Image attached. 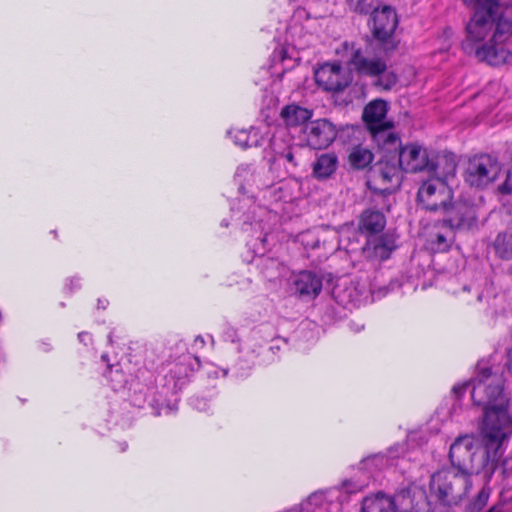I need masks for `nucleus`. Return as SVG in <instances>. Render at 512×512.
Here are the masks:
<instances>
[{
  "mask_svg": "<svg viewBox=\"0 0 512 512\" xmlns=\"http://www.w3.org/2000/svg\"><path fill=\"white\" fill-rule=\"evenodd\" d=\"M473 8L462 49L479 61L500 66L512 58L505 43L512 34V0H461Z\"/></svg>",
  "mask_w": 512,
  "mask_h": 512,
  "instance_id": "1",
  "label": "nucleus"
},
{
  "mask_svg": "<svg viewBox=\"0 0 512 512\" xmlns=\"http://www.w3.org/2000/svg\"><path fill=\"white\" fill-rule=\"evenodd\" d=\"M472 385L473 403L484 409L482 432L490 437L492 445L505 440L512 432V417L508 412L509 399L504 392L502 376L492 374L490 368H479L471 382L455 385L453 393L460 397Z\"/></svg>",
  "mask_w": 512,
  "mask_h": 512,
  "instance_id": "2",
  "label": "nucleus"
},
{
  "mask_svg": "<svg viewBox=\"0 0 512 512\" xmlns=\"http://www.w3.org/2000/svg\"><path fill=\"white\" fill-rule=\"evenodd\" d=\"M484 446H481L478 440L465 435L458 437L450 446L449 458L452 466L450 469H456L457 472L470 477L478 474L481 470L488 467L489 463H494L499 458V449L504 440H499L498 445L493 446L492 439L481 431Z\"/></svg>",
  "mask_w": 512,
  "mask_h": 512,
  "instance_id": "3",
  "label": "nucleus"
},
{
  "mask_svg": "<svg viewBox=\"0 0 512 512\" xmlns=\"http://www.w3.org/2000/svg\"><path fill=\"white\" fill-rule=\"evenodd\" d=\"M471 486L470 477L450 468L433 473L429 482L431 495L446 507L458 506L466 497Z\"/></svg>",
  "mask_w": 512,
  "mask_h": 512,
  "instance_id": "4",
  "label": "nucleus"
},
{
  "mask_svg": "<svg viewBox=\"0 0 512 512\" xmlns=\"http://www.w3.org/2000/svg\"><path fill=\"white\" fill-rule=\"evenodd\" d=\"M387 110L386 101L382 99L371 101L364 108L363 119L378 147L383 151H392L399 148L400 138L393 131V123L385 120Z\"/></svg>",
  "mask_w": 512,
  "mask_h": 512,
  "instance_id": "5",
  "label": "nucleus"
},
{
  "mask_svg": "<svg viewBox=\"0 0 512 512\" xmlns=\"http://www.w3.org/2000/svg\"><path fill=\"white\" fill-rule=\"evenodd\" d=\"M372 34L379 47L388 54L397 48L394 33L398 26V16L391 6L384 5L374 11Z\"/></svg>",
  "mask_w": 512,
  "mask_h": 512,
  "instance_id": "6",
  "label": "nucleus"
},
{
  "mask_svg": "<svg viewBox=\"0 0 512 512\" xmlns=\"http://www.w3.org/2000/svg\"><path fill=\"white\" fill-rule=\"evenodd\" d=\"M502 170L500 162L491 155L482 154L469 159L465 181L473 187L484 188L493 183Z\"/></svg>",
  "mask_w": 512,
  "mask_h": 512,
  "instance_id": "7",
  "label": "nucleus"
},
{
  "mask_svg": "<svg viewBox=\"0 0 512 512\" xmlns=\"http://www.w3.org/2000/svg\"><path fill=\"white\" fill-rule=\"evenodd\" d=\"M453 193L446 182L440 178L429 179L422 183L417 193L419 205L427 211H446Z\"/></svg>",
  "mask_w": 512,
  "mask_h": 512,
  "instance_id": "8",
  "label": "nucleus"
},
{
  "mask_svg": "<svg viewBox=\"0 0 512 512\" xmlns=\"http://www.w3.org/2000/svg\"><path fill=\"white\" fill-rule=\"evenodd\" d=\"M443 225L456 231H469L478 227L477 208L467 201H456L446 208Z\"/></svg>",
  "mask_w": 512,
  "mask_h": 512,
  "instance_id": "9",
  "label": "nucleus"
},
{
  "mask_svg": "<svg viewBox=\"0 0 512 512\" xmlns=\"http://www.w3.org/2000/svg\"><path fill=\"white\" fill-rule=\"evenodd\" d=\"M336 126L328 119H317L304 125L303 134L307 146L312 149H325L337 137Z\"/></svg>",
  "mask_w": 512,
  "mask_h": 512,
  "instance_id": "10",
  "label": "nucleus"
},
{
  "mask_svg": "<svg viewBox=\"0 0 512 512\" xmlns=\"http://www.w3.org/2000/svg\"><path fill=\"white\" fill-rule=\"evenodd\" d=\"M387 153H398L399 167L405 172H418L422 170H429L432 165V158H430L427 150L417 144H408L404 147L399 146L397 150L386 151Z\"/></svg>",
  "mask_w": 512,
  "mask_h": 512,
  "instance_id": "11",
  "label": "nucleus"
},
{
  "mask_svg": "<svg viewBox=\"0 0 512 512\" xmlns=\"http://www.w3.org/2000/svg\"><path fill=\"white\" fill-rule=\"evenodd\" d=\"M315 81L325 91H343L351 82L350 75L339 63H325L315 71Z\"/></svg>",
  "mask_w": 512,
  "mask_h": 512,
  "instance_id": "12",
  "label": "nucleus"
},
{
  "mask_svg": "<svg viewBox=\"0 0 512 512\" xmlns=\"http://www.w3.org/2000/svg\"><path fill=\"white\" fill-rule=\"evenodd\" d=\"M404 502H410L409 492L402 491L392 498L379 492L363 499L361 512H410L403 507Z\"/></svg>",
  "mask_w": 512,
  "mask_h": 512,
  "instance_id": "13",
  "label": "nucleus"
},
{
  "mask_svg": "<svg viewBox=\"0 0 512 512\" xmlns=\"http://www.w3.org/2000/svg\"><path fill=\"white\" fill-rule=\"evenodd\" d=\"M346 51L350 52L349 63L360 75L375 78L387 68L386 62L380 58L369 59L363 56L361 49L356 48L354 43L343 44Z\"/></svg>",
  "mask_w": 512,
  "mask_h": 512,
  "instance_id": "14",
  "label": "nucleus"
},
{
  "mask_svg": "<svg viewBox=\"0 0 512 512\" xmlns=\"http://www.w3.org/2000/svg\"><path fill=\"white\" fill-rule=\"evenodd\" d=\"M396 249V238L392 233H382L367 237L366 244L363 247V253L366 258L372 261L387 260L391 253Z\"/></svg>",
  "mask_w": 512,
  "mask_h": 512,
  "instance_id": "15",
  "label": "nucleus"
},
{
  "mask_svg": "<svg viewBox=\"0 0 512 512\" xmlns=\"http://www.w3.org/2000/svg\"><path fill=\"white\" fill-rule=\"evenodd\" d=\"M294 287L300 297L313 299L322 290V279L314 272L302 271L296 276Z\"/></svg>",
  "mask_w": 512,
  "mask_h": 512,
  "instance_id": "16",
  "label": "nucleus"
},
{
  "mask_svg": "<svg viewBox=\"0 0 512 512\" xmlns=\"http://www.w3.org/2000/svg\"><path fill=\"white\" fill-rule=\"evenodd\" d=\"M453 231L448 224L443 221L436 223L428 234V245L434 252H446L454 240Z\"/></svg>",
  "mask_w": 512,
  "mask_h": 512,
  "instance_id": "17",
  "label": "nucleus"
},
{
  "mask_svg": "<svg viewBox=\"0 0 512 512\" xmlns=\"http://www.w3.org/2000/svg\"><path fill=\"white\" fill-rule=\"evenodd\" d=\"M385 226L386 217L381 211L366 209L360 215L359 231L367 237L378 235L384 230Z\"/></svg>",
  "mask_w": 512,
  "mask_h": 512,
  "instance_id": "18",
  "label": "nucleus"
},
{
  "mask_svg": "<svg viewBox=\"0 0 512 512\" xmlns=\"http://www.w3.org/2000/svg\"><path fill=\"white\" fill-rule=\"evenodd\" d=\"M271 145L275 153V160L282 163L286 171L290 175H293L299 166V148L291 145L282 147L280 139L277 136L272 138Z\"/></svg>",
  "mask_w": 512,
  "mask_h": 512,
  "instance_id": "19",
  "label": "nucleus"
},
{
  "mask_svg": "<svg viewBox=\"0 0 512 512\" xmlns=\"http://www.w3.org/2000/svg\"><path fill=\"white\" fill-rule=\"evenodd\" d=\"M338 168V157L335 153L321 154L313 164V176L318 180L330 178Z\"/></svg>",
  "mask_w": 512,
  "mask_h": 512,
  "instance_id": "20",
  "label": "nucleus"
},
{
  "mask_svg": "<svg viewBox=\"0 0 512 512\" xmlns=\"http://www.w3.org/2000/svg\"><path fill=\"white\" fill-rule=\"evenodd\" d=\"M313 111L296 104L285 106L281 110V117L287 126L296 127L307 122L312 118Z\"/></svg>",
  "mask_w": 512,
  "mask_h": 512,
  "instance_id": "21",
  "label": "nucleus"
},
{
  "mask_svg": "<svg viewBox=\"0 0 512 512\" xmlns=\"http://www.w3.org/2000/svg\"><path fill=\"white\" fill-rule=\"evenodd\" d=\"M399 168V166L389 161H379L373 169V179L382 185L392 183L398 185L400 179Z\"/></svg>",
  "mask_w": 512,
  "mask_h": 512,
  "instance_id": "22",
  "label": "nucleus"
},
{
  "mask_svg": "<svg viewBox=\"0 0 512 512\" xmlns=\"http://www.w3.org/2000/svg\"><path fill=\"white\" fill-rule=\"evenodd\" d=\"M456 168V155L451 152H443L436 157V160L432 158V165L429 166V171L437 172L439 176L447 179L455 175Z\"/></svg>",
  "mask_w": 512,
  "mask_h": 512,
  "instance_id": "23",
  "label": "nucleus"
},
{
  "mask_svg": "<svg viewBox=\"0 0 512 512\" xmlns=\"http://www.w3.org/2000/svg\"><path fill=\"white\" fill-rule=\"evenodd\" d=\"M373 159V153L369 149L360 145L353 147L348 156L350 166L358 170L369 166Z\"/></svg>",
  "mask_w": 512,
  "mask_h": 512,
  "instance_id": "24",
  "label": "nucleus"
},
{
  "mask_svg": "<svg viewBox=\"0 0 512 512\" xmlns=\"http://www.w3.org/2000/svg\"><path fill=\"white\" fill-rule=\"evenodd\" d=\"M496 254L503 260L512 257V235L506 232L499 233L494 241Z\"/></svg>",
  "mask_w": 512,
  "mask_h": 512,
  "instance_id": "25",
  "label": "nucleus"
},
{
  "mask_svg": "<svg viewBox=\"0 0 512 512\" xmlns=\"http://www.w3.org/2000/svg\"><path fill=\"white\" fill-rule=\"evenodd\" d=\"M375 78L374 86L386 91L392 89L398 81L397 75L392 71H387V68Z\"/></svg>",
  "mask_w": 512,
  "mask_h": 512,
  "instance_id": "26",
  "label": "nucleus"
},
{
  "mask_svg": "<svg viewBox=\"0 0 512 512\" xmlns=\"http://www.w3.org/2000/svg\"><path fill=\"white\" fill-rule=\"evenodd\" d=\"M490 497V489L487 487L482 488L477 497L469 503L466 512H481L487 505Z\"/></svg>",
  "mask_w": 512,
  "mask_h": 512,
  "instance_id": "27",
  "label": "nucleus"
},
{
  "mask_svg": "<svg viewBox=\"0 0 512 512\" xmlns=\"http://www.w3.org/2000/svg\"><path fill=\"white\" fill-rule=\"evenodd\" d=\"M377 0H357L354 5V11L359 14H374L375 10H378Z\"/></svg>",
  "mask_w": 512,
  "mask_h": 512,
  "instance_id": "28",
  "label": "nucleus"
},
{
  "mask_svg": "<svg viewBox=\"0 0 512 512\" xmlns=\"http://www.w3.org/2000/svg\"><path fill=\"white\" fill-rule=\"evenodd\" d=\"M250 137L251 132L248 133L245 130L238 131L234 136L235 143L244 149L256 145V141L253 143L250 142Z\"/></svg>",
  "mask_w": 512,
  "mask_h": 512,
  "instance_id": "29",
  "label": "nucleus"
},
{
  "mask_svg": "<svg viewBox=\"0 0 512 512\" xmlns=\"http://www.w3.org/2000/svg\"><path fill=\"white\" fill-rule=\"evenodd\" d=\"M355 292V289L352 287H347L343 293L335 292L337 300L342 304L346 305L348 303H353L356 301V299L353 297V293Z\"/></svg>",
  "mask_w": 512,
  "mask_h": 512,
  "instance_id": "30",
  "label": "nucleus"
},
{
  "mask_svg": "<svg viewBox=\"0 0 512 512\" xmlns=\"http://www.w3.org/2000/svg\"><path fill=\"white\" fill-rule=\"evenodd\" d=\"M498 189L501 194L508 195L512 193V171L507 172L505 181Z\"/></svg>",
  "mask_w": 512,
  "mask_h": 512,
  "instance_id": "31",
  "label": "nucleus"
},
{
  "mask_svg": "<svg viewBox=\"0 0 512 512\" xmlns=\"http://www.w3.org/2000/svg\"><path fill=\"white\" fill-rule=\"evenodd\" d=\"M78 338L81 342H83L85 345L90 343L92 341L91 335L88 332H81L78 334Z\"/></svg>",
  "mask_w": 512,
  "mask_h": 512,
  "instance_id": "32",
  "label": "nucleus"
},
{
  "mask_svg": "<svg viewBox=\"0 0 512 512\" xmlns=\"http://www.w3.org/2000/svg\"><path fill=\"white\" fill-rule=\"evenodd\" d=\"M343 485L347 493H354L362 489V486H358L357 488L352 487V484L350 482H344Z\"/></svg>",
  "mask_w": 512,
  "mask_h": 512,
  "instance_id": "33",
  "label": "nucleus"
},
{
  "mask_svg": "<svg viewBox=\"0 0 512 512\" xmlns=\"http://www.w3.org/2000/svg\"><path fill=\"white\" fill-rule=\"evenodd\" d=\"M226 335H227L228 338L231 339L232 342L236 341L237 334H236V331L233 328H228V330L226 332Z\"/></svg>",
  "mask_w": 512,
  "mask_h": 512,
  "instance_id": "34",
  "label": "nucleus"
},
{
  "mask_svg": "<svg viewBox=\"0 0 512 512\" xmlns=\"http://www.w3.org/2000/svg\"><path fill=\"white\" fill-rule=\"evenodd\" d=\"M487 512H503V505H501V504L494 505Z\"/></svg>",
  "mask_w": 512,
  "mask_h": 512,
  "instance_id": "35",
  "label": "nucleus"
},
{
  "mask_svg": "<svg viewBox=\"0 0 512 512\" xmlns=\"http://www.w3.org/2000/svg\"><path fill=\"white\" fill-rule=\"evenodd\" d=\"M201 402H202V400H200V399H198V398H196V399H194V400H193V404H194V406H195L196 408H198V409H203V408H204V407H202V406H201V404H202ZM205 405H206V403L204 402V403H203V406H205Z\"/></svg>",
  "mask_w": 512,
  "mask_h": 512,
  "instance_id": "36",
  "label": "nucleus"
},
{
  "mask_svg": "<svg viewBox=\"0 0 512 512\" xmlns=\"http://www.w3.org/2000/svg\"><path fill=\"white\" fill-rule=\"evenodd\" d=\"M107 304H108L107 300H105V301L98 300V308L105 309Z\"/></svg>",
  "mask_w": 512,
  "mask_h": 512,
  "instance_id": "37",
  "label": "nucleus"
},
{
  "mask_svg": "<svg viewBox=\"0 0 512 512\" xmlns=\"http://www.w3.org/2000/svg\"><path fill=\"white\" fill-rule=\"evenodd\" d=\"M195 343H196V344H197V343H200V345H204V344H205V341H204V339H203V337H202V336H197V337L195 338Z\"/></svg>",
  "mask_w": 512,
  "mask_h": 512,
  "instance_id": "38",
  "label": "nucleus"
},
{
  "mask_svg": "<svg viewBox=\"0 0 512 512\" xmlns=\"http://www.w3.org/2000/svg\"><path fill=\"white\" fill-rule=\"evenodd\" d=\"M108 338H109V342L111 343L112 342V335L109 334Z\"/></svg>",
  "mask_w": 512,
  "mask_h": 512,
  "instance_id": "39",
  "label": "nucleus"
}]
</instances>
